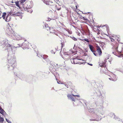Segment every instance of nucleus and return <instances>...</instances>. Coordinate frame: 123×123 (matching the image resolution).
I'll return each instance as SVG.
<instances>
[{"instance_id":"obj_1","label":"nucleus","mask_w":123,"mask_h":123,"mask_svg":"<svg viewBox=\"0 0 123 123\" xmlns=\"http://www.w3.org/2000/svg\"><path fill=\"white\" fill-rule=\"evenodd\" d=\"M1 45L4 50H7L8 52L7 59L8 60L7 65H8V68L10 70H13L16 67V64L15 63L16 59L14 56V52L16 49V47L11 46L8 44L7 41L4 40L1 43Z\"/></svg>"},{"instance_id":"obj_2","label":"nucleus","mask_w":123,"mask_h":123,"mask_svg":"<svg viewBox=\"0 0 123 123\" xmlns=\"http://www.w3.org/2000/svg\"><path fill=\"white\" fill-rule=\"evenodd\" d=\"M88 110L89 112L92 114L91 118L90 119V121H98L101 120V118L100 115V113L99 111L97 110L89 107Z\"/></svg>"},{"instance_id":"obj_3","label":"nucleus","mask_w":123,"mask_h":123,"mask_svg":"<svg viewBox=\"0 0 123 123\" xmlns=\"http://www.w3.org/2000/svg\"><path fill=\"white\" fill-rule=\"evenodd\" d=\"M6 31L8 33L7 34L11 36L13 39L14 40H21L22 38L21 36L18 34H15V33H14V32L9 24L7 25Z\"/></svg>"},{"instance_id":"obj_4","label":"nucleus","mask_w":123,"mask_h":123,"mask_svg":"<svg viewBox=\"0 0 123 123\" xmlns=\"http://www.w3.org/2000/svg\"><path fill=\"white\" fill-rule=\"evenodd\" d=\"M67 97L68 99L75 102L77 101V98H80V96L79 95H74L72 94H68Z\"/></svg>"},{"instance_id":"obj_5","label":"nucleus","mask_w":123,"mask_h":123,"mask_svg":"<svg viewBox=\"0 0 123 123\" xmlns=\"http://www.w3.org/2000/svg\"><path fill=\"white\" fill-rule=\"evenodd\" d=\"M76 100L77 101H75V102L77 103L76 105H80L82 103V102H83L85 104V105L87 109H88V107H89V104L86 102V101L85 100L83 99H80L79 98H78Z\"/></svg>"},{"instance_id":"obj_6","label":"nucleus","mask_w":123,"mask_h":123,"mask_svg":"<svg viewBox=\"0 0 123 123\" xmlns=\"http://www.w3.org/2000/svg\"><path fill=\"white\" fill-rule=\"evenodd\" d=\"M70 60L72 63L74 64H80L83 63V62H79L78 61V60H80L81 61H84V60L83 59H78L76 57L75 58H71L70 59Z\"/></svg>"},{"instance_id":"obj_7","label":"nucleus","mask_w":123,"mask_h":123,"mask_svg":"<svg viewBox=\"0 0 123 123\" xmlns=\"http://www.w3.org/2000/svg\"><path fill=\"white\" fill-rule=\"evenodd\" d=\"M49 69L50 72L54 75L55 77L56 76H59V74L57 73V71L54 68V66L50 64V66H49Z\"/></svg>"},{"instance_id":"obj_8","label":"nucleus","mask_w":123,"mask_h":123,"mask_svg":"<svg viewBox=\"0 0 123 123\" xmlns=\"http://www.w3.org/2000/svg\"><path fill=\"white\" fill-rule=\"evenodd\" d=\"M96 105H97L96 108L98 110H99L100 114L102 115H103L104 113V112H101V111H103V109L104 108L103 105V104L102 103H96Z\"/></svg>"},{"instance_id":"obj_9","label":"nucleus","mask_w":123,"mask_h":123,"mask_svg":"<svg viewBox=\"0 0 123 123\" xmlns=\"http://www.w3.org/2000/svg\"><path fill=\"white\" fill-rule=\"evenodd\" d=\"M118 46L117 44H116L115 46H114V48L115 49L116 51L118 53V56L119 57H123V47L122 48V50L121 51H119L118 50V47H116V46Z\"/></svg>"},{"instance_id":"obj_10","label":"nucleus","mask_w":123,"mask_h":123,"mask_svg":"<svg viewBox=\"0 0 123 123\" xmlns=\"http://www.w3.org/2000/svg\"><path fill=\"white\" fill-rule=\"evenodd\" d=\"M15 74L17 77L19 78L22 80H24L25 79V76L24 75L19 71L17 72Z\"/></svg>"},{"instance_id":"obj_11","label":"nucleus","mask_w":123,"mask_h":123,"mask_svg":"<svg viewBox=\"0 0 123 123\" xmlns=\"http://www.w3.org/2000/svg\"><path fill=\"white\" fill-rule=\"evenodd\" d=\"M109 116L110 117L113 118L114 119H115L116 120L118 121H121L123 123V122L122 121V120L119 118L118 117L115 115L113 113H111L109 114Z\"/></svg>"},{"instance_id":"obj_12","label":"nucleus","mask_w":123,"mask_h":123,"mask_svg":"<svg viewBox=\"0 0 123 123\" xmlns=\"http://www.w3.org/2000/svg\"><path fill=\"white\" fill-rule=\"evenodd\" d=\"M25 43H23L22 44H18V45L19 46H19L21 47V46H23V49H25L27 48L28 46V42L27 41H26L25 40Z\"/></svg>"},{"instance_id":"obj_13","label":"nucleus","mask_w":123,"mask_h":123,"mask_svg":"<svg viewBox=\"0 0 123 123\" xmlns=\"http://www.w3.org/2000/svg\"><path fill=\"white\" fill-rule=\"evenodd\" d=\"M54 27H51L49 28V30H50V33H52L53 34H54L56 35L57 36H58L59 33L58 32L55 31L54 29Z\"/></svg>"},{"instance_id":"obj_14","label":"nucleus","mask_w":123,"mask_h":123,"mask_svg":"<svg viewBox=\"0 0 123 123\" xmlns=\"http://www.w3.org/2000/svg\"><path fill=\"white\" fill-rule=\"evenodd\" d=\"M9 14L10 15H11L12 16H20L21 15V13L18 12H14L13 13L12 12H11L9 13Z\"/></svg>"},{"instance_id":"obj_15","label":"nucleus","mask_w":123,"mask_h":123,"mask_svg":"<svg viewBox=\"0 0 123 123\" xmlns=\"http://www.w3.org/2000/svg\"><path fill=\"white\" fill-rule=\"evenodd\" d=\"M64 57H62L63 59L65 60H68L70 58L69 56V54H68L66 52L64 53Z\"/></svg>"},{"instance_id":"obj_16","label":"nucleus","mask_w":123,"mask_h":123,"mask_svg":"<svg viewBox=\"0 0 123 123\" xmlns=\"http://www.w3.org/2000/svg\"><path fill=\"white\" fill-rule=\"evenodd\" d=\"M42 1L44 3L47 5H50L51 6L52 5L51 4V3H53V2L52 1H48L47 0H43Z\"/></svg>"},{"instance_id":"obj_17","label":"nucleus","mask_w":123,"mask_h":123,"mask_svg":"<svg viewBox=\"0 0 123 123\" xmlns=\"http://www.w3.org/2000/svg\"><path fill=\"white\" fill-rule=\"evenodd\" d=\"M96 48L97 51L99 55V56H100L101 55L102 53L101 49L100 47L98 45L96 47Z\"/></svg>"},{"instance_id":"obj_18","label":"nucleus","mask_w":123,"mask_h":123,"mask_svg":"<svg viewBox=\"0 0 123 123\" xmlns=\"http://www.w3.org/2000/svg\"><path fill=\"white\" fill-rule=\"evenodd\" d=\"M53 8H56L57 10L58 11L60 10L61 9V7L59 6H57L55 4L52 5Z\"/></svg>"},{"instance_id":"obj_19","label":"nucleus","mask_w":123,"mask_h":123,"mask_svg":"<svg viewBox=\"0 0 123 123\" xmlns=\"http://www.w3.org/2000/svg\"><path fill=\"white\" fill-rule=\"evenodd\" d=\"M113 78H109V79L110 80H111L114 81H116L117 79V77H116V76L114 74H113Z\"/></svg>"},{"instance_id":"obj_20","label":"nucleus","mask_w":123,"mask_h":123,"mask_svg":"<svg viewBox=\"0 0 123 123\" xmlns=\"http://www.w3.org/2000/svg\"><path fill=\"white\" fill-rule=\"evenodd\" d=\"M100 67H106V63L105 62H103L102 63H100L99 64Z\"/></svg>"},{"instance_id":"obj_21","label":"nucleus","mask_w":123,"mask_h":123,"mask_svg":"<svg viewBox=\"0 0 123 123\" xmlns=\"http://www.w3.org/2000/svg\"><path fill=\"white\" fill-rule=\"evenodd\" d=\"M72 84V83L70 81H68L65 86L66 87L68 88H69V86H71Z\"/></svg>"},{"instance_id":"obj_22","label":"nucleus","mask_w":123,"mask_h":123,"mask_svg":"<svg viewBox=\"0 0 123 123\" xmlns=\"http://www.w3.org/2000/svg\"><path fill=\"white\" fill-rule=\"evenodd\" d=\"M9 14L7 16L6 18L5 19V20L6 22L9 21L11 19V17L9 16Z\"/></svg>"},{"instance_id":"obj_23","label":"nucleus","mask_w":123,"mask_h":123,"mask_svg":"<svg viewBox=\"0 0 123 123\" xmlns=\"http://www.w3.org/2000/svg\"><path fill=\"white\" fill-rule=\"evenodd\" d=\"M89 46L90 50L92 52L95 51V50H93L94 47L92 45L90 44L89 45Z\"/></svg>"},{"instance_id":"obj_24","label":"nucleus","mask_w":123,"mask_h":123,"mask_svg":"<svg viewBox=\"0 0 123 123\" xmlns=\"http://www.w3.org/2000/svg\"><path fill=\"white\" fill-rule=\"evenodd\" d=\"M40 56H41V57H42L45 60L48 57V56L46 55H41Z\"/></svg>"},{"instance_id":"obj_25","label":"nucleus","mask_w":123,"mask_h":123,"mask_svg":"<svg viewBox=\"0 0 123 123\" xmlns=\"http://www.w3.org/2000/svg\"><path fill=\"white\" fill-rule=\"evenodd\" d=\"M6 112L2 109H1V110L0 113L3 116L4 115V114L6 113Z\"/></svg>"},{"instance_id":"obj_26","label":"nucleus","mask_w":123,"mask_h":123,"mask_svg":"<svg viewBox=\"0 0 123 123\" xmlns=\"http://www.w3.org/2000/svg\"><path fill=\"white\" fill-rule=\"evenodd\" d=\"M31 6L30 7H29V9H27L28 12L31 13L33 11L31 9Z\"/></svg>"},{"instance_id":"obj_27","label":"nucleus","mask_w":123,"mask_h":123,"mask_svg":"<svg viewBox=\"0 0 123 123\" xmlns=\"http://www.w3.org/2000/svg\"><path fill=\"white\" fill-rule=\"evenodd\" d=\"M4 116L5 117V118H6L7 117L9 118H10L9 116L7 114L6 112L5 114H4Z\"/></svg>"},{"instance_id":"obj_28","label":"nucleus","mask_w":123,"mask_h":123,"mask_svg":"<svg viewBox=\"0 0 123 123\" xmlns=\"http://www.w3.org/2000/svg\"><path fill=\"white\" fill-rule=\"evenodd\" d=\"M96 93L97 94V96L98 97H99L101 95V92L100 91H98Z\"/></svg>"},{"instance_id":"obj_29","label":"nucleus","mask_w":123,"mask_h":123,"mask_svg":"<svg viewBox=\"0 0 123 123\" xmlns=\"http://www.w3.org/2000/svg\"><path fill=\"white\" fill-rule=\"evenodd\" d=\"M70 37L74 41H77V39L73 36H70Z\"/></svg>"},{"instance_id":"obj_30","label":"nucleus","mask_w":123,"mask_h":123,"mask_svg":"<svg viewBox=\"0 0 123 123\" xmlns=\"http://www.w3.org/2000/svg\"><path fill=\"white\" fill-rule=\"evenodd\" d=\"M4 121V118L1 117V115L0 114V122H3Z\"/></svg>"},{"instance_id":"obj_31","label":"nucleus","mask_w":123,"mask_h":123,"mask_svg":"<svg viewBox=\"0 0 123 123\" xmlns=\"http://www.w3.org/2000/svg\"><path fill=\"white\" fill-rule=\"evenodd\" d=\"M6 12H4L3 13V14L2 16V17H3L4 19H5V17L6 16Z\"/></svg>"},{"instance_id":"obj_32","label":"nucleus","mask_w":123,"mask_h":123,"mask_svg":"<svg viewBox=\"0 0 123 123\" xmlns=\"http://www.w3.org/2000/svg\"><path fill=\"white\" fill-rule=\"evenodd\" d=\"M103 26L105 27L108 34H109V31L108 30V28H109V27H108V25H105Z\"/></svg>"},{"instance_id":"obj_33","label":"nucleus","mask_w":123,"mask_h":123,"mask_svg":"<svg viewBox=\"0 0 123 123\" xmlns=\"http://www.w3.org/2000/svg\"><path fill=\"white\" fill-rule=\"evenodd\" d=\"M45 27L46 28V29L47 30H48L49 29V28L50 27H49V26H48V24H45Z\"/></svg>"},{"instance_id":"obj_34","label":"nucleus","mask_w":123,"mask_h":123,"mask_svg":"<svg viewBox=\"0 0 123 123\" xmlns=\"http://www.w3.org/2000/svg\"><path fill=\"white\" fill-rule=\"evenodd\" d=\"M93 53L94 55L96 56H99V55L97 53H96V51H95L93 52Z\"/></svg>"},{"instance_id":"obj_35","label":"nucleus","mask_w":123,"mask_h":123,"mask_svg":"<svg viewBox=\"0 0 123 123\" xmlns=\"http://www.w3.org/2000/svg\"><path fill=\"white\" fill-rule=\"evenodd\" d=\"M15 3L16 5L17 6L19 7L18 1H16L15 2Z\"/></svg>"},{"instance_id":"obj_36","label":"nucleus","mask_w":123,"mask_h":123,"mask_svg":"<svg viewBox=\"0 0 123 123\" xmlns=\"http://www.w3.org/2000/svg\"><path fill=\"white\" fill-rule=\"evenodd\" d=\"M26 0H20V2L21 3V4L22 5L23 4V3Z\"/></svg>"},{"instance_id":"obj_37","label":"nucleus","mask_w":123,"mask_h":123,"mask_svg":"<svg viewBox=\"0 0 123 123\" xmlns=\"http://www.w3.org/2000/svg\"><path fill=\"white\" fill-rule=\"evenodd\" d=\"M5 119L6 121L9 123H11V122L8 119H7L6 118Z\"/></svg>"},{"instance_id":"obj_38","label":"nucleus","mask_w":123,"mask_h":123,"mask_svg":"<svg viewBox=\"0 0 123 123\" xmlns=\"http://www.w3.org/2000/svg\"><path fill=\"white\" fill-rule=\"evenodd\" d=\"M81 18L84 20L87 21L88 20V19L87 18L83 17H82V18Z\"/></svg>"},{"instance_id":"obj_39","label":"nucleus","mask_w":123,"mask_h":123,"mask_svg":"<svg viewBox=\"0 0 123 123\" xmlns=\"http://www.w3.org/2000/svg\"><path fill=\"white\" fill-rule=\"evenodd\" d=\"M118 71L121 72L123 74V70L121 69H119L118 70Z\"/></svg>"},{"instance_id":"obj_40","label":"nucleus","mask_w":123,"mask_h":123,"mask_svg":"<svg viewBox=\"0 0 123 123\" xmlns=\"http://www.w3.org/2000/svg\"><path fill=\"white\" fill-rule=\"evenodd\" d=\"M45 60L47 62H49L50 60L47 58Z\"/></svg>"},{"instance_id":"obj_41","label":"nucleus","mask_w":123,"mask_h":123,"mask_svg":"<svg viewBox=\"0 0 123 123\" xmlns=\"http://www.w3.org/2000/svg\"><path fill=\"white\" fill-rule=\"evenodd\" d=\"M110 38L111 39V41L112 42H113L114 41V39L113 38H112L111 37H110Z\"/></svg>"},{"instance_id":"obj_42","label":"nucleus","mask_w":123,"mask_h":123,"mask_svg":"<svg viewBox=\"0 0 123 123\" xmlns=\"http://www.w3.org/2000/svg\"><path fill=\"white\" fill-rule=\"evenodd\" d=\"M36 53L37 54V55L39 57H41V56H40L41 55H40L39 54H38V53L36 51H35Z\"/></svg>"},{"instance_id":"obj_43","label":"nucleus","mask_w":123,"mask_h":123,"mask_svg":"<svg viewBox=\"0 0 123 123\" xmlns=\"http://www.w3.org/2000/svg\"><path fill=\"white\" fill-rule=\"evenodd\" d=\"M109 59V58L108 57H107L105 59V60L104 62L106 63V60H107Z\"/></svg>"},{"instance_id":"obj_44","label":"nucleus","mask_w":123,"mask_h":123,"mask_svg":"<svg viewBox=\"0 0 123 123\" xmlns=\"http://www.w3.org/2000/svg\"><path fill=\"white\" fill-rule=\"evenodd\" d=\"M51 52L52 53H54V54H55V52H54L53 50H52L51 51Z\"/></svg>"},{"instance_id":"obj_45","label":"nucleus","mask_w":123,"mask_h":123,"mask_svg":"<svg viewBox=\"0 0 123 123\" xmlns=\"http://www.w3.org/2000/svg\"><path fill=\"white\" fill-rule=\"evenodd\" d=\"M86 41L88 43H89L90 42L89 40L88 39H86Z\"/></svg>"},{"instance_id":"obj_46","label":"nucleus","mask_w":123,"mask_h":123,"mask_svg":"<svg viewBox=\"0 0 123 123\" xmlns=\"http://www.w3.org/2000/svg\"><path fill=\"white\" fill-rule=\"evenodd\" d=\"M48 19V20H47V21H49L50 20L52 19H51L49 18Z\"/></svg>"},{"instance_id":"obj_47","label":"nucleus","mask_w":123,"mask_h":123,"mask_svg":"<svg viewBox=\"0 0 123 123\" xmlns=\"http://www.w3.org/2000/svg\"><path fill=\"white\" fill-rule=\"evenodd\" d=\"M61 84H63L65 85V84H66V82H64L62 83H61Z\"/></svg>"},{"instance_id":"obj_48","label":"nucleus","mask_w":123,"mask_h":123,"mask_svg":"<svg viewBox=\"0 0 123 123\" xmlns=\"http://www.w3.org/2000/svg\"><path fill=\"white\" fill-rule=\"evenodd\" d=\"M88 64L89 65H90L91 66H92L93 65L92 64L90 63H88Z\"/></svg>"},{"instance_id":"obj_49","label":"nucleus","mask_w":123,"mask_h":123,"mask_svg":"<svg viewBox=\"0 0 123 123\" xmlns=\"http://www.w3.org/2000/svg\"><path fill=\"white\" fill-rule=\"evenodd\" d=\"M86 39H82V41H83V40H85V41H86Z\"/></svg>"},{"instance_id":"obj_50","label":"nucleus","mask_w":123,"mask_h":123,"mask_svg":"<svg viewBox=\"0 0 123 123\" xmlns=\"http://www.w3.org/2000/svg\"><path fill=\"white\" fill-rule=\"evenodd\" d=\"M55 49L56 50H58V49H57V48L56 49L55 48Z\"/></svg>"},{"instance_id":"obj_51","label":"nucleus","mask_w":123,"mask_h":123,"mask_svg":"<svg viewBox=\"0 0 123 123\" xmlns=\"http://www.w3.org/2000/svg\"><path fill=\"white\" fill-rule=\"evenodd\" d=\"M103 73H104L105 74L106 72H105V71H103Z\"/></svg>"},{"instance_id":"obj_52","label":"nucleus","mask_w":123,"mask_h":123,"mask_svg":"<svg viewBox=\"0 0 123 123\" xmlns=\"http://www.w3.org/2000/svg\"><path fill=\"white\" fill-rule=\"evenodd\" d=\"M57 83H58V84H60V83L59 82H58V81H57Z\"/></svg>"},{"instance_id":"obj_53","label":"nucleus","mask_w":123,"mask_h":123,"mask_svg":"<svg viewBox=\"0 0 123 123\" xmlns=\"http://www.w3.org/2000/svg\"><path fill=\"white\" fill-rule=\"evenodd\" d=\"M11 2L12 3H14V2L13 1H12Z\"/></svg>"},{"instance_id":"obj_54","label":"nucleus","mask_w":123,"mask_h":123,"mask_svg":"<svg viewBox=\"0 0 123 123\" xmlns=\"http://www.w3.org/2000/svg\"><path fill=\"white\" fill-rule=\"evenodd\" d=\"M104 69L105 70H106V69H105V67H104Z\"/></svg>"},{"instance_id":"obj_55","label":"nucleus","mask_w":123,"mask_h":123,"mask_svg":"<svg viewBox=\"0 0 123 123\" xmlns=\"http://www.w3.org/2000/svg\"><path fill=\"white\" fill-rule=\"evenodd\" d=\"M73 105L74 104V102L73 103Z\"/></svg>"},{"instance_id":"obj_56","label":"nucleus","mask_w":123,"mask_h":123,"mask_svg":"<svg viewBox=\"0 0 123 123\" xmlns=\"http://www.w3.org/2000/svg\"><path fill=\"white\" fill-rule=\"evenodd\" d=\"M115 53V52H113L112 53L114 54Z\"/></svg>"},{"instance_id":"obj_57","label":"nucleus","mask_w":123,"mask_h":123,"mask_svg":"<svg viewBox=\"0 0 123 123\" xmlns=\"http://www.w3.org/2000/svg\"><path fill=\"white\" fill-rule=\"evenodd\" d=\"M117 41H118V39H117Z\"/></svg>"},{"instance_id":"obj_58","label":"nucleus","mask_w":123,"mask_h":123,"mask_svg":"<svg viewBox=\"0 0 123 123\" xmlns=\"http://www.w3.org/2000/svg\"><path fill=\"white\" fill-rule=\"evenodd\" d=\"M51 63V62H50V64Z\"/></svg>"},{"instance_id":"obj_59","label":"nucleus","mask_w":123,"mask_h":123,"mask_svg":"<svg viewBox=\"0 0 123 123\" xmlns=\"http://www.w3.org/2000/svg\"><path fill=\"white\" fill-rule=\"evenodd\" d=\"M106 69H107L106 68Z\"/></svg>"},{"instance_id":"obj_60","label":"nucleus","mask_w":123,"mask_h":123,"mask_svg":"<svg viewBox=\"0 0 123 123\" xmlns=\"http://www.w3.org/2000/svg\"><path fill=\"white\" fill-rule=\"evenodd\" d=\"M1 18L0 17V18Z\"/></svg>"}]
</instances>
